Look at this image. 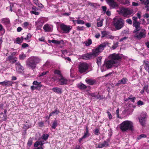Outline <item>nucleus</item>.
I'll return each mask as SVG.
<instances>
[{"mask_svg": "<svg viewBox=\"0 0 149 149\" xmlns=\"http://www.w3.org/2000/svg\"><path fill=\"white\" fill-rule=\"evenodd\" d=\"M41 59L38 56H31L28 59L26 64L27 68L33 70L36 69L37 64L41 61Z\"/></svg>", "mask_w": 149, "mask_h": 149, "instance_id": "1", "label": "nucleus"}, {"mask_svg": "<svg viewBox=\"0 0 149 149\" xmlns=\"http://www.w3.org/2000/svg\"><path fill=\"white\" fill-rule=\"evenodd\" d=\"M133 123L130 120H125L120 124L119 127L122 132L132 131L133 130Z\"/></svg>", "mask_w": 149, "mask_h": 149, "instance_id": "2", "label": "nucleus"}, {"mask_svg": "<svg viewBox=\"0 0 149 149\" xmlns=\"http://www.w3.org/2000/svg\"><path fill=\"white\" fill-rule=\"evenodd\" d=\"M107 43L104 42L96 48H94L92 51L91 54L94 57H95L99 55L104 49L106 46Z\"/></svg>", "mask_w": 149, "mask_h": 149, "instance_id": "3", "label": "nucleus"}, {"mask_svg": "<svg viewBox=\"0 0 149 149\" xmlns=\"http://www.w3.org/2000/svg\"><path fill=\"white\" fill-rule=\"evenodd\" d=\"M113 26L116 30L122 28L124 25L125 21L121 18H114L113 22Z\"/></svg>", "mask_w": 149, "mask_h": 149, "instance_id": "4", "label": "nucleus"}, {"mask_svg": "<svg viewBox=\"0 0 149 149\" xmlns=\"http://www.w3.org/2000/svg\"><path fill=\"white\" fill-rule=\"evenodd\" d=\"M109 58L115 64L116 67H118L119 66V63L118 61L121 59L122 57L119 54L116 53L110 54Z\"/></svg>", "mask_w": 149, "mask_h": 149, "instance_id": "5", "label": "nucleus"}, {"mask_svg": "<svg viewBox=\"0 0 149 149\" xmlns=\"http://www.w3.org/2000/svg\"><path fill=\"white\" fill-rule=\"evenodd\" d=\"M115 64L110 59L107 61H105L102 66L101 68L102 72L105 71L107 70L110 69L113 67H116Z\"/></svg>", "mask_w": 149, "mask_h": 149, "instance_id": "6", "label": "nucleus"}, {"mask_svg": "<svg viewBox=\"0 0 149 149\" xmlns=\"http://www.w3.org/2000/svg\"><path fill=\"white\" fill-rule=\"evenodd\" d=\"M132 19L133 22V26L135 27V30L133 31V33H134L141 30V23L138 21L137 18L136 17H133Z\"/></svg>", "mask_w": 149, "mask_h": 149, "instance_id": "7", "label": "nucleus"}, {"mask_svg": "<svg viewBox=\"0 0 149 149\" xmlns=\"http://www.w3.org/2000/svg\"><path fill=\"white\" fill-rule=\"evenodd\" d=\"M89 65L85 62L81 63L78 66V70L80 73H83L86 72L88 70Z\"/></svg>", "mask_w": 149, "mask_h": 149, "instance_id": "8", "label": "nucleus"}, {"mask_svg": "<svg viewBox=\"0 0 149 149\" xmlns=\"http://www.w3.org/2000/svg\"><path fill=\"white\" fill-rule=\"evenodd\" d=\"M51 80L53 81H57L62 75L61 72L59 70H55L54 71V74L52 75Z\"/></svg>", "mask_w": 149, "mask_h": 149, "instance_id": "9", "label": "nucleus"}, {"mask_svg": "<svg viewBox=\"0 0 149 149\" xmlns=\"http://www.w3.org/2000/svg\"><path fill=\"white\" fill-rule=\"evenodd\" d=\"M120 12L124 17H126L129 16V17L133 13V11L132 9L123 8L120 10Z\"/></svg>", "mask_w": 149, "mask_h": 149, "instance_id": "10", "label": "nucleus"}, {"mask_svg": "<svg viewBox=\"0 0 149 149\" xmlns=\"http://www.w3.org/2000/svg\"><path fill=\"white\" fill-rule=\"evenodd\" d=\"M60 29L63 32V33H68L70 32L72 28V27L70 25H68L63 24H61L60 25Z\"/></svg>", "mask_w": 149, "mask_h": 149, "instance_id": "11", "label": "nucleus"}, {"mask_svg": "<svg viewBox=\"0 0 149 149\" xmlns=\"http://www.w3.org/2000/svg\"><path fill=\"white\" fill-rule=\"evenodd\" d=\"M141 31L138 32V31L137 32V34H138L136 36H134V37L135 38H136L138 39H140L142 38H144L145 37L146 35V32L145 31L144 29H141Z\"/></svg>", "mask_w": 149, "mask_h": 149, "instance_id": "12", "label": "nucleus"}, {"mask_svg": "<svg viewBox=\"0 0 149 149\" xmlns=\"http://www.w3.org/2000/svg\"><path fill=\"white\" fill-rule=\"evenodd\" d=\"M48 42L49 43L52 42L55 44L58 45L59 47L61 48L63 47L64 44V42L63 40L59 41L55 40H49Z\"/></svg>", "mask_w": 149, "mask_h": 149, "instance_id": "13", "label": "nucleus"}, {"mask_svg": "<svg viewBox=\"0 0 149 149\" xmlns=\"http://www.w3.org/2000/svg\"><path fill=\"white\" fill-rule=\"evenodd\" d=\"M146 113L145 112H143L141 116L139 118V122L142 126L145 124L146 118Z\"/></svg>", "mask_w": 149, "mask_h": 149, "instance_id": "14", "label": "nucleus"}, {"mask_svg": "<svg viewBox=\"0 0 149 149\" xmlns=\"http://www.w3.org/2000/svg\"><path fill=\"white\" fill-rule=\"evenodd\" d=\"M107 4L110 6V8L113 9L117 8L118 5L116 2L114 1V0H111L107 2Z\"/></svg>", "mask_w": 149, "mask_h": 149, "instance_id": "15", "label": "nucleus"}, {"mask_svg": "<svg viewBox=\"0 0 149 149\" xmlns=\"http://www.w3.org/2000/svg\"><path fill=\"white\" fill-rule=\"evenodd\" d=\"M93 56L91 54V52H89L88 53H86L83 54L81 58L85 60H88L91 59L93 58Z\"/></svg>", "mask_w": 149, "mask_h": 149, "instance_id": "16", "label": "nucleus"}, {"mask_svg": "<svg viewBox=\"0 0 149 149\" xmlns=\"http://www.w3.org/2000/svg\"><path fill=\"white\" fill-rule=\"evenodd\" d=\"M16 70L19 73L22 72L24 70V68L19 62L15 64Z\"/></svg>", "mask_w": 149, "mask_h": 149, "instance_id": "17", "label": "nucleus"}, {"mask_svg": "<svg viewBox=\"0 0 149 149\" xmlns=\"http://www.w3.org/2000/svg\"><path fill=\"white\" fill-rule=\"evenodd\" d=\"M58 81L59 82V84L60 85H66L68 83V80L62 75L57 82Z\"/></svg>", "mask_w": 149, "mask_h": 149, "instance_id": "18", "label": "nucleus"}, {"mask_svg": "<svg viewBox=\"0 0 149 149\" xmlns=\"http://www.w3.org/2000/svg\"><path fill=\"white\" fill-rule=\"evenodd\" d=\"M43 28L46 32H52L53 30L52 26L48 24L45 25Z\"/></svg>", "mask_w": 149, "mask_h": 149, "instance_id": "19", "label": "nucleus"}, {"mask_svg": "<svg viewBox=\"0 0 149 149\" xmlns=\"http://www.w3.org/2000/svg\"><path fill=\"white\" fill-rule=\"evenodd\" d=\"M128 81V79L126 78H123L121 80H119L115 85L116 86H119L120 85L125 84Z\"/></svg>", "mask_w": 149, "mask_h": 149, "instance_id": "20", "label": "nucleus"}, {"mask_svg": "<svg viewBox=\"0 0 149 149\" xmlns=\"http://www.w3.org/2000/svg\"><path fill=\"white\" fill-rule=\"evenodd\" d=\"M54 108L55 109L49 114L48 117V119H49L50 117L52 115H54V114L57 115L60 112L59 109H58V108L57 107H55Z\"/></svg>", "mask_w": 149, "mask_h": 149, "instance_id": "21", "label": "nucleus"}, {"mask_svg": "<svg viewBox=\"0 0 149 149\" xmlns=\"http://www.w3.org/2000/svg\"><path fill=\"white\" fill-rule=\"evenodd\" d=\"M91 135L89 133V131L88 126H86L85 128V131L84 132V135L82 136L83 138L84 139L88 138Z\"/></svg>", "mask_w": 149, "mask_h": 149, "instance_id": "22", "label": "nucleus"}, {"mask_svg": "<svg viewBox=\"0 0 149 149\" xmlns=\"http://www.w3.org/2000/svg\"><path fill=\"white\" fill-rule=\"evenodd\" d=\"M109 146V144L107 143L105 141H104V142L101 143H100V145L98 146L96 148H102L104 147H107Z\"/></svg>", "mask_w": 149, "mask_h": 149, "instance_id": "23", "label": "nucleus"}, {"mask_svg": "<svg viewBox=\"0 0 149 149\" xmlns=\"http://www.w3.org/2000/svg\"><path fill=\"white\" fill-rule=\"evenodd\" d=\"M1 23L5 25H8L10 24L9 19L8 18H4L1 19Z\"/></svg>", "mask_w": 149, "mask_h": 149, "instance_id": "24", "label": "nucleus"}, {"mask_svg": "<svg viewBox=\"0 0 149 149\" xmlns=\"http://www.w3.org/2000/svg\"><path fill=\"white\" fill-rule=\"evenodd\" d=\"M85 81L88 84L90 85H93L96 82V80L95 79H86Z\"/></svg>", "mask_w": 149, "mask_h": 149, "instance_id": "25", "label": "nucleus"}, {"mask_svg": "<svg viewBox=\"0 0 149 149\" xmlns=\"http://www.w3.org/2000/svg\"><path fill=\"white\" fill-rule=\"evenodd\" d=\"M52 91L57 94H61L62 93V89L58 87H55L52 89Z\"/></svg>", "mask_w": 149, "mask_h": 149, "instance_id": "26", "label": "nucleus"}, {"mask_svg": "<svg viewBox=\"0 0 149 149\" xmlns=\"http://www.w3.org/2000/svg\"><path fill=\"white\" fill-rule=\"evenodd\" d=\"M144 68L148 72H149V62L147 60H144L143 61Z\"/></svg>", "mask_w": 149, "mask_h": 149, "instance_id": "27", "label": "nucleus"}, {"mask_svg": "<svg viewBox=\"0 0 149 149\" xmlns=\"http://www.w3.org/2000/svg\"><path fill=\"white\" fill-rule=\"evenodd\" d=\"M142 3L144 4L145 5V8H147L146 11H149V0H146L145 1H143Z\"/></svg>", "mask_w": 149, "mask_h": 149, "instance_id": "28", "label": "nucleus"}, {"mask_svg": "<svg viewBox=\"0 0 149 149\" xmlns=\"http://www.w3.org/2000/svg\"><path fill=\"white\" fill-rule=\"evenodd\" d=\"M78 88L81 90H85L87 86L83 83L78 84L77 85Z\"/></svg>", "mask_w": 149, "mask_h": 149, "instance_id": "29", "label": "nucleus"}, {"mask_svg": "<svg viewBox=\"0 0 149 149\" xmlns=\"http://www.w3.org/2000/svg\"><path fill=\"white\" fill-rule=\"evenodd\" d=\"M24 39L23 36L21 38L17 37L16 38V42L17 44H20L23 42Z\"/></svg>", "mask_w": 149, "mask_h": 149, "instance_id": "30", "label": "nucleus"}, {"mask_svg": "<svg viewBox=\"0 0 149 149\" xmlns=\"http://www.w3.org/2000/svg\"><path fill=\"white\" fill-rule=\"evenodd\" d=\"M13 58L11 60H9L8 59V56L7 57L6 59L8 61L11 63H14L17 60V58L15 57H13Z\"/></svg>", "mask_w": 149, "mask_h": 149, "instance_id": "31", "label": "nucleus"}, {"mask_svg": "<svg viewBox=\"0 0 149 149\" xmlns=\"http://www.w3.org/2000/svg\"><path fill=\"white\" fill-rule=\"evenodd\" d=\"M96 63L98 66L100 65L101 64V60L102 58L101 56L97 57L96 58Z\"/></svg>", "mask_w": 149, "mask_h": 149, "instance_id": "32", "label": "nucleus"}, {"mask_svg": "<svg viewBox=\"0 0 149 149\" xmlns=\"http://www.w3.org/2000/svg\"><path fill=\"white\" fill-rule=\"evenodd\" d=\"M58 125V121L57 120H54L52 125V128L55 129Z\"/></svg>", "mask_w": 149, "mask_h": 149, "instance_id": "33", "label": "nucleus"}, {"mask_svg": "<svg viewBox=\"0 0 149 149\" xmlns=\"http://www.w3.org/2000/svg\"><path fill=\"white\" fill-rule=\"evenodd\" d=\"M92 43V41L91 39H88L87 41L85 42V45L86 46H88L91 45Z\"/></svg>", "mask_w": 149, "mask_h": 149, "instance_id": "34", "label": "nucleus"}, {"mask_svg": "<svg viewBox=\"0 0 149 149\" xmlns=\"http://www.w3.org/2000/svg\"><path fill=\"white\" fill-rule=\"evenodd\" d=\"M74 22H76L78 24H84V21L81 19H77L76 20H73Z\"/></svg>", "mask_w": 149, "mask_h": 149, "instance_id": "35", "label": "nucleus"}, {"mask_svg": "<svg viewBox=\"0 0 149 149\" xmlns=\"http://www.w3.org/2000/svg\"><path fill=\"white\" fill-rule=\"evenodd\" d=\"M13 84V82L11 81H5V86H11Z\"/></svg>", "mask_w": 149, "mask_h": 149, "instance_id": "36", "label": "nucleus"}, {"mask_svg": "<svg viewBox=\"0 0 149 149\" xmlns=\"http://www.w3.org/2000/svg\"><path fill=\"white\" fill-rule=\"evenodd\" d=\"M26 55L25 54H20L19 56V59L22 60H24L26 57Z\"/></svg>", "mask_w": 149, "mask_h": 149, "instance_id": "37", "label": "nucleus"}, {"mask_svg": "<svg viewBox=\"0 0 149 149\" xmlns=\"http://www.w3.org/2000/svg\"><path fill=\"white\" fill-rule=\"evenodd\" d=\"M49 136V135L47 134H44L42 135L41 138L42 139L44 140H47Z\"/></svg>", "mask_w": 149, "mask_h": 149, "instance_id": "38", "label": "nucleus"}, {"mask_svg": "<svg viewBox=\"0 0 149 149\" xmlns=\"http://www.w3.org/2000/svg\"><path fill=\"white\" fill-rule=\"evenodd\" d=\"M133 95H130V96L128 97V99L129 100H131V101L133 102H135V100L136 99V97H133Z\"/></svg>", "mask_w": 149, "mask_h": 149, "instance_id": "39", "label": "nucleus"}, {"mask_svg": "<svg viewBox=\"0 0 149 149\" xmlns=\"http://www.w3.org/2000/svg\"><path fill=\"white\" fill-rule=\"evenodd\" d=\"M93 132L95 135H98L100 134L99 129L98 128L96 129Z\"/></svg>", "mask_w": 149, "mask_h": 149, "instance_id": "40", "label": "nucleus"}, {"mask_svg": "<svg viewBox=\"0 0 149 149\" xmlns=\"http://www.w3.org/2000/svg\"><path fill=\"white\" fill-rule=\"evenodd\" d=\"M32 35L30 33H28L26 37L24 39V40H27L30 39L32 37Z\"/></svg>", "mask_w": 149, "mask_h": 149, "instance_id": "41", "label": "nucleus"}, {"mask_svg": "<svg viewBox=\"0 0 149 149\" xmlns=\"http://www.w3.org/2000/svg\"><path fill=\"white\" fill-rule=\"evenodd\" d=\"M103 19L101 20L100 21L97 23V25L98 27H100L102 26Z\"/></svg>", "mask_w": 149, "mask_h": 149, "instance_id": "42", "label": "nucleus"}, {"mask_svg": "<svg viewBox=\"0 0 149 149\" xmlns=\"http://www.w3.org/2000/svg\"><path fill=\"white\" fill-rule=\"evenodd\" d=\"M16 54V52H13L9 56H8V59L9 60H11L12 58L13 57H14V56Z\"/></svg>", "mask_w": 149, "mask_h": 149, "instance_id": "43", "label": "nucleus"}, {"mask_svg": "<svg viewBox=\"0 0 149 149\" xmlns=\"http://www.w3.org/2000/svg\"><path fill=\"white\" fill-rule=\"evenodd\" d=\"M32 141H33L31 139H29L27 142V145L29 147H30L32 144Z\"/></svg>", "mask_w": 149, "mask_h": 149, "instance_id": "44", "label": "nucleus"}, {"mask_svg": "<svg viewBox=\"0 0 149 149\" xmlns=\"http://www.w3.org/2000/svg\"><path fill=\"white\" fill-rule=\"evenodd\" d=\"M146 137V135L144 134H142L139 136L137 137V139L138 140H139L142 138H145Z\"/></svg>", "mask_w": 149, "mask_h": 149, "instance_id": "45", "label": "nucleus"}, {"mask_svg": "<svg viewBox=\"0 0 149 149\" xmlns=\"http://www.w3.org/2000/svg\"><path fill=\"white\" fill-rule=\"evenodd\" d=\"M101 34L102 35L101 37L102 38L104 37L107 35V33L106 31H102Z\"/></svg>", "mask_w": 149, "mask_h": 149, "instance_id": "46", "label": "nucleus"}, {"mask_svg": "<svg viewBox=\"0 0 149 149\" xmlns=\"http://www.w3.org/2000/svg\"><path fill=\"white\" fill-rule=\"evenodd\" d=\"M118 42H116L114 43L113 46L112 47V49H114L116 48L118 46Z\"/></svg>", "mask_w": 149, "mask_h": 149, "instance_id": "47", "label": "nucleus"}, {"mask_svg": "<svg viewBox=\"0 0 149 149\" xmlns=\"http://www.w3.org/2000/svg\"><path fill=\"white\" fill-rule=\"evenodd\" d=\"M40 145V143L39 141H37L35 142L34 144V146L35 148L38 147Z\"/></svg>", "mask_w": 149, "mask_h": 149, "instance_id": "48", "label": "nucleus"}, {"mask_svg": "<svg viewBox=\"0 0 149 149\" xmlns=\"http://www.w3.org/2000/svg\"><path fill=\"white\" fill-rule=\"evenodd\" d=\"M42 86V85L41 84L37 85L36 86V90H40L41 89V88Z\"/></svg>", "mask_w": 149, "mask_h": 149, "instance_id": "49", "label": "nucleus"}, {"mask_svg": "<svg viewBox=\"0 0 149 149\" xmlns=\"http://www.w3.org/2000/svg\"><path fill=\"white\" fill-rule=\"evenodd\" d=\"M29 25V23L28 22H25L23 24V27L26 28H27Z\"/></svg>", "mask_w": 149, "mask_h": 149, "instance_id": "50", "label": "nucleus"}, {"mask_svg": "<svg viewBox=\"0 0 149 149\" xmlns=\"http://www.w3.org/2000/svg\"><path fill=\"white\" fill-rule=\"evenodd\" d=\"M84 26H79L77 27V30L79 31H83L84 30Z\"/></svg>", "mask_w": 149, "mask_h": 149, "instance_id": "51", "label": "nucleus"}, {"mask_svg": "<svg viewBox=\"0 0 149 149\" xmlns=\"http://www.w3.org/2000/svg\"><path fill=\"white\" fill-rule=\"evenodd\" d=\"M29 46V45L26 43H23L22 46V47L23 48H25L26 47H28Z\"/></svg>", "mask_w": 149, "mask_h": 149, "instance_id": "52", "label": "nucleus"}, {"mask_svg": "<svg viewBox=\"0 0 149 149\" xmlns=\"http://www.w3.org/2000/svg\"><path fill=\"white\" fill-rule=\"evenodd\" d=\"M3 31V33H5V30L3 28V25L0 24V31Z\"/></svg>", "mask_w": 149, "mask_h": 149, "instance_id": "53", "label": "nucleus"}, {"mask_svg": "<svg viewBox=\"0 0 149 149\" xmlns=\"http://www.w3.org/2000/svg\"><path fill=\"white\" fill-rule=\"evenodd\" d=\"M49 72V71H47L46 72H42L40 75V77L42 76H44Z\"/></svg>", "mask_w": 149, "mask_h": 149, "instance_id": "54", "label": "nucleus"}, {"mask_svg": "<svg viewBox=\"0 0 149 149\" xmlns=\"http://www.w3.org/2000/svg\"><path fill=\"white\" fill-rule=\"evenodd\" d=\"M143 89H144V91H145L146 92L148 93H149V91L148 90V86H145L144 87H143Z\"/></svg>", "mask_w": 149, "mask_h": 149, "instance_id": "55", "label": "nucleus"}, {"mask_svg": "<svg viewBox=\"0 0 149 149\" xmlns=\"http://www.w3.org/2000/svg\"><path fill=\"white\" fill-rule=\"evenodd\" d=\"M126 22L130 24H132V22L131 19H128L126 20Z\"/></svg>", "mask_w": 149, "mask_h": 149, "instance_id": "56", "label": "nucleus"}, {"mask_svg": "<svg viewBox=\"0 0 149 149\" xmlns=\"http://www.w3.org/2000/svg\"><path fill=\"white\" fill-rule=\"evenodd\" d=\"M41 83V82H38L37 81H34L33 83V85H38Z\"/></svg>", "mask_w": 149, "mask_h": 149, "instance_id": "57", "label": "nucleus"}, {"mask_svg": "<svg viewBox=\"0 0 149 149\" xmlns=\"http://www.w3.org/2000/svg\"><path fill=\"white\" fill-rule=\"evenodd\" d=\"M44 123L42 121L38 123V125L40 127H42L44 126Z\"/></svg>", "mask_w": 149, "mask_h": 149, "instance_id": "58", "label": "nucleus"}, {"mask_svg": "<svg viewBox=\"0 0 149 149\" xmlns=\"http://www.w3.org/2000/svg\"><path fill=\"white\" fill-rule=\"evenodd\" d=\"M107 113L108 115L109 116V118L110 119H111L112 118V116L111 115V113L110 112H108V111H107Z\"/></svg>", "mask_w": 149, "mask_h": 149, "instance_id": "59", "label": "nucleus"}, {"mask_svg": "<svg viewBox=\"0 0 149 149\" xmlns=\"http://www.w3.org/2000/svg\"><path fill=\"white\" fill-rule=\"evenodd\" d=\"M73 149H82L80 146L78 145H76L75 147Z\"/></svg>", "mask_w": 149, "mask_h": 149, "instance_id": "60", "label": "nucleus"}, {"mask_svg": "<svg viewBox=\"0 0 149 149\" xmlns=\"http://www.w3.org/2000/svg\"><path fill=\"white\" fill-rule=\"evenodd\" d=\"M31 13L34 14L36 15H38L39 14V13L38 12H36L35 11H32L31 12Z\"/></svg>", "mask_w": 149, "mask_h": 149, "instance_id": "61", "label": "nucleus"}, {"mask_svg": "<svg viewBox=\"0 0 149 149\" xmlns=\"http://www.w3.org/2000/svg\"><path fill=\"white\" fill-rule=\"evenodd\" d=\"M32 9L33 11H36L38 10V8L36 6H33L32 8Z\"/></svg>", "mask_w": 149, "mask_h": 149, "instance_id": "62", "label": "nucleus"}, {"mask_svg": "<svg viewBox=\"0 0 149 149\" xmlns=\"http://www.w3.org/2000/svg\"><path fill=\"white\" fill-rule=\"evenodd\" d=\"M132 5L134 6H138L139 5V4L137 3L133 2H132Z\"/></svg>", "mask_w": 149, "mask_h": 149, "instance_id": "63", "label": "nucleus"}, {"mask_svg": "<svg viewBox=\"0 0 149 149\" xmlns=\"http://www.w3.org/2000/svg\"><path fill=\"white\" fill-rule=\"evenodd\" d=\"M137 104L139 105H142L143 104V102L141 100H139L137 102Z\"/></svg>", "mask_w": 149, "mask_h": 149, "instance_id": "64", "label": "nucleus"}]
</instances>
